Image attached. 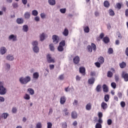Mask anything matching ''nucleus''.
<instances>
[{"label": "nucleus", "mask_w": 128, "mask_h": 128, "mask_svg": "<svg viewBox=\"0 0 128 128\" xmlns=\"http://www.w3.org/2000/svg\"><path fill=\"white\" fill-rule=\"evenodd\" d=\"M80 74H82L83 76L86 74V68L84 67H81L79 68Z\"/></svg>", "instance_id": "nucleus-10"}, {"label": "nucleus", "mask_w": 128, "mask_h": 128, "mask_svg": "<svg viewBox=\"0 0 128 128\" xmlns=\"http://www.w3.org/2000/svg\"><path fill=\"white\" fill-rule=\"evenodd\" d=\"M116 8H118V10H120L122 8V4L120 3H116Z\"/></svg>", "instance_id": "nucleus-38"}, {"label": "nucleus", "mask_w": 128, "mask_h": 128, "mask_svg": "<svg viewBox=\"0 0 128 128\" xmlns=\"http://www.w3.org/2000/svg\"><path fill=\"white\" fill-rule=\"evenodd\" d=\"M99 62H100L101 64H104V58L102 56H100L98 58Z\"/></svg>", "instance_id": "nucleus-33"}, {"label": "nucleus", "mask_w": 128, "mask_h": 128, "mask_svg": "<svg viewBox=\"0 0 128 128\" xmlns=\"http://www.w3.org/2000/svg\"><path fill=\"white\" fill-rule=\"evenodd\" d=\"M6 94V89L4 87V83L0 82V94L3 96Z\"/></svg>", "instance_id": "nucleus-4"}, {"label": "nucleus", "mask_w": 128, "mask_h": 128, "mask_svg": "<svg viewBox=\"0 0 128 128\" xmlns=\"http://www.w3.org/2000/svg\"><path fill=\"white\" fill-rule=\"evenodd\" d=\"M102 88L104 92H108V86L106 84H103Z\"/></svg>", "instance_id": "nucleus-17"}, {"label": "nucleus", "mask_w": 128, "mask_h": 128, "mask_svg": "<svg viewBox=\"0 0 128 128\" xmlns=\"http://www.w3.org/2000/svg\"><path fill=\"white\" fill-rule=\"evenodd\" d=\"M38 14V12L36 10H34L32 11V15L34 16H36Z\"/></svg>", "instance_id": "nucleus-34"}, {"label": "nucleus", "mask_w": 128, "mask_h": 128, "mask_svg": "<svg viewBox=\"0 0 128 128\" xmlns=\"http://www.w3.org/2000/svg\"><path fill=\"white\" fill-rule=\"evenodd\" d=\"M30 76H26L24 77H21L20 78L19 81L22 84H26L28 82H30Z\"/></svg>", "instance_id": "nucleus-1"}, {"label": "nucleus", "mask_w": 128, "mask_h": 128, "mask_svg": "<svg viewBox=\"0 0 128 128\" xmlns=\"http://www.w3.org/2000/svg\"><path fill=\"white\" fill-rule=\"evenodd\" d=\"M87 48L89 52H92V49L94 52H96V44L92 43L91 46L90 45H88L87 46Z\"/></svg>", "instance_id": "nucleus-2"}, {"label": "nucleus", "mask_w": 128, "mask_h": 128, "mask_svg": "<svg viewBox=\"0 0 128 128\" xmlns=\"http://www.w3.org/2000/svg\"><path fill=\"white\" fill-rule=\"evenodd\" d=\"M96 90L97 92H102V85L98 84L96 88Z\"/></svg>", "instance_id": "nucleus-19"}, {"label": "nucleus", "mask_w": 128, "mask_h": 128, "mask_svg": "<svg viewBox=\"0 0 128 128\" xmlns=\"http://www.w3.org/2000/svg\"><path fill=\"white\" fill-rule=\"evenodd\" d=\"M118 96L119 98H122V94L120 92H118Z\"/></svg>", "instance_id": "nucleus-58"}, {"label": "nucleus", "mask_w": 128, "mask_h": 128, "mask_svg": "<svg viewBox=\"0 0 128 128\" xmlns=\"http://www.w3.org/2000/svg\"><path fill=\"white\" fill-rule=\"evenodd\" d=\"M95 79L94 78H92L88 80L89 84H94Z\"/></svg>", "instance_id": "nucleus-18"}, {"label": "nucleus", "mask_w": 128, "mask_h": 128, "mask_svg": "<svg viewBox=\"0 0 128 128\" xmlns=\"http://www.w3.org/2000/svg\"><path fill=\"white\" fill-rule=\"evenodd\" d=\"M80 56H75L74 59H73V62L75 64H78V62H80Z\"/></svg>", "instance_id": "nucleus-8"}, {"label": "nucleus", "mask_w": 128, "mask_h": 128, "mask_svg": "<svg viewBox=\"0 0 128 128\" xmlns=\"http://www.w3.org/2000/svg\"><path fill=\"white\" fill-rule=\"evenodd\" d=\"M12 6L14 8H16L18 6V3H12Z\"/></svg>", "instance_id": "nucleus-54"}, {"label": "nucleus", "mask_w": 128, "mask_h": 128, "mask_svg": "<svg viewBox=\"0 0 128 128\" xmlns=\"http://www.w3.org/2000/svg\"><path fill=\"white\" fill-rule=\"evenodd\" d=\"M9 40H13V41L14 42L16 40V37L14 36V35L12 34L9 36Z\"/></svg>", "instance_id": "nucleus-28"}, {"label": "nucleus", "mask_w": 128, "mask_h": 128, "mask_svg": "<svg viewBox=\"0 0 128 128\" xmlns=\"http://www.w3.org/2000/svg\"><path fill=\"white\" fill-rule=\"evenodd\" d=\"M104 100L106 102H108V100H110V95L108 94L105 95L104 97Z\"/></svg>", "instance_id": "nucleus-35"}, {"label": "nucleus", "mask_w": 128, "mask_h": 128, "mask_svg": "<svg viewBox=\"0 0 128 128\" xmlns=\"http://www.w3.org/2000/svg\"><path fill=\"white\" fill-rule=\"evenodd\" d=\"M66 102V98L64 96H62L60 99V103L61 104H64V103Z\"/></svg>", "instance_id": "nucleus-9"}, {"label": "nucleus", "mask_w": 128, "mask_h": 128, "mask_svg": "<svg viewBox=\"0 0 128 128\" xmlns=\"http://www.w3.org/2000/svg\"><path fill=\"white\" fill-rule=\"evenodd\" d=\"M98 124H102V118H98Z\"/></svg>", "instance_id": "nucleus-64"}, {"label": "nucleus", "mask_w": 128, "mask_h": 128, "mask_svg": "<svg viewBox=\"0 0 128 128\" xmlns=\"http://www.w3.org/2000/svg\"><path fill=\"white\" fill-rule=\"evenodd\" d=\"M62 126L63 128H68V124H66V122H64L62 123Z\"/></svg>", "instance_id": "nucleus-49"}, {"label": "nucleus", "mask_w": 128, "mask_h": 128, "mask_svg": "<svg viewBox=\"0 0 128 128\" xmlns=\"http://www.w3.org/2000/svg\"><path fill=\"white\" fill-rule=\"evenodd\" d=\"M49 68L50 70H54V65L50 64L49 65Z\"/></svg>", "instance_id": "nucleus-56"}, {"label": "nucleus", "mask_w": 128, "mask_h": 128, "mask_svg": "<svg viewBox=\"0 0 128 128\" xmlns=\"http://www.w3.org/2000/svg\"><path fill=\"white\" fill-rule=\"evenodd\" d=\"M66 8H62L60 10V12L62 14H66Z\"/></svg>", "instance_id": "nucleus-53"}, {"label": "nucleus", "mask_w": 128, "mask_h": 128, "mask_svg": "<svg viewBox=\"0 0 128 128\" xmlns=\"http://www.w3.org/2000/svg\"><path fill=\"white\" fill-rule=\"evenodd\" d=\"M46 60L48 64H54L56 60L52 58V55L48 54L46 56Z\"/></svg>", "instance_id": "nucleus-5"}, {"label": "nucleus", "mask_w": 128, "mask_h": 128, "mask_svg": "<svg viewBox=\"0 0 128 128\" xmlns=\"http://www.w3.org/2000/svg\"><path fill=\"white\" fill-rule=\"evenodd\" d=\"M40 78V74L38 72H35L33 74V78L38 80Z\"/></svg>", "instance_id": "nucleus-12"}, {"label": "nucleus", "mask_w": 128, "mask_h": 128, "mask_svg": "<svg viewBox=\"0 0 128 128\" xmlns=\"http://www.w3.org/2000/svg\"><path fill=\"white\" fill-rule=\"evenodd\" d=\"M95 66H96L97 68H100V63L96 62H95Z\"/></svg>", "instance_id": "nucleus-57"}, {"label": "nucleus", "mask_w": 128, "mask_h": 128, "mask_svg": "<svg viewBox=\"0 0 128 128\" xmlns=\"http://www.w3.org/2000/svg\"><path fill=\"white\" fill-rule=\"evenodd\" d=\"M16 22L18 24H24V19L22 18H18L16 20Z\"/></svg>", "instance_id": "nucleus-16"}, {"label": "nucleus", "mask_w": 128, "mask_h": 128, "mask_svg": "<svg viewBox=\"0 0 128 128\" xmlns=\"http://www.w3.org/2000/svg\"><path fill=\"white\" fill-rule=\"evenodd\" d=\"M64 79V74H62L58 76V80H63Z\"/></svg>", "instance_id": "nucleus-42"}, {"label": "nucleus", "mask_w": 128, "mask_h": 128, "mask_svg": "<svg viewBox=\"0 0 128 128\" xmlns=\"http://www.w3.org/2000/svg\"><path fill=\"white\" fill-rule=\"evenodd\" d=\"M63 112H64L65 116H68V109L67 108L64 109Z\"/></svg>", "instance_id": "nucleus-55"}, {"label": "nucleus", "mask_w": 128, "mask_h": 128, "mask_svg": "<svg viewBox=\"0 0 128 128\" xmlns=\"http://www.w3.org/2000/svg\"><path fill=\"white\" fill-rule=\"evenodd\" d=\"M22 30H23L24 32H28V25H26V24L24 25Z\"/></svg>", "instance_id": "nucleus-21"}, {"label": "nucleus", "mask_w": 128, "mask_h": 128, "mask_svg": "<svg viewBox=\"0 0 128 128\" xmlns=\"http://www.w3.org/2000/svg\"><path fill=\"white\" fill-rule=\"evenodd\" d=\"M107 124L108 126H110L112 124V120L111 119H108L107 120Z\"/></svg>", "instance_id": "nucleus-44"}, {"label": "nucleus", "mask_w": 128, "mask_h": 128, "mask_svg": "<svg viewBox=\"0 0 128 128\" xmlns=\"http://www.w3.org/2000/svg\"><path fill=\"white\" fill-rule=\"evenodd\" d=\"M66 46V41L64 40H62L60 42L59 46L58 48V52H64V46Z\"/></svg>", "instance_id": "nucleus-3"}, {"label": "nucleus", "mask_w": 128, "mask_h": 128, "mask_svg": "<svg viewBox=\"0 0 128 128\" xmlns=\"http://www.w3.org/2000/svg\"><path fill=\"white\" fill-rule=\"evenodd\" d=\"M114 53V50H112V48H109L108 50V54H112Z\"/></svg>", "instance_id": "nucleus-41"}, {"label": "nucleus", "mask_w": 128, "mask_h": 128, "mask_svg": "<svg viewBox=\"0 0 128 128\" xmlns=\"http://www.w3.org/2000/svg\"><path fill=\"white\" fill-rule=\"evenodd\" d=\"M28 92H30V94H31V96L34 94V90H33V89L32 88H28Z\"/></svg>", "instance_id": "nucleus-25"}, {"label": "nucleus", "mask_w": 128, "mask_h": 128, "mask_svg": "<svg viewBox=\"0 0 128 128\" xmlns=\"http://www.w3.org/2000/svg\"><path fill=\"white\" fill-rule=\"evenodd\" d=\"M36 128H42V123L40 122H38L36 125Z\"/></svg>", "instance_id": "nucleus-48"}, {"label": "nucleus", "mask_w": 128, "mask_h": 128, "mask_svg": "<svg viewBox=\"0 0 128 128\" xmlns=\"http://www.w3.org/2000/svg\"><path fill=\"white\" fill-rule=\"evenodd\" d=\"M46 36H44V34L42 33L40 36V40L42 42L44 40V38Z\"/></svg>", "instance_id": "nucleus-39"}, {"label": "nucleus", "mask_w": 128, "mask_h": 128, "mask_svg": "<svg viewBox=\"0 0 128 128\" xmlns=\"http://www.w3.org/2000/svg\"><path fill=\"white\" fill-rule=\"evenodd\" d=\"M40 16L42 18H46V14L44 13H42L40 14Z\"/></svg>", "instance_id": "nucleus-62"}, {"label": "nucleus", "mask_w": 128, "mask_h": 128, "mask_svg": "<svg viewBox=\"0 0 128 128\" xmlns=\"http://www.w3.org/2000/svg\"><path fill=\"white\" fill-rule=\"evenodd\" d=\"M96 128H102V124L97 123L95 126Z\"/></svg>", "instance_id": "nucleus-50"}, {"label": "nucleus", "mask_w": 128, "mask_h": 128, "mask_svg": "<svg viewBox=\"0 0 128 128\" xmlns=\"http://www.w3.org/2000/svg\"><path fill=\"white\" fill-rule=\"evenodd\" d=\"M103 42L105 44H108V42H110V38H108V37H104L103 38Z\"/></svg>", "instance_id": "nucleus-22"}, {"label": "nucleus", "mask_w": 128, "mask_h": 128, "mask_svg": "<svg viewBox=\"0 0 128 128\" xmlns=\"http://www.w3.org/2000/svg\"><path fill=\"white\" fill-rule=\"evenodd\" d=\"M111 86H112V88H116V82H112L111 84Z\"/></svg>", "instance_id": "nucleus-47"}, {"label": "nucleus", "mask_w": 128, "mask_h": 128, "mask_svg": "<svg viewBox=\"0 0 128 128\" xmlns=\"http://www.w3.org/2000/svg\"><path fill=\"white\" fill-rule=\"evenodd\" d=\"M50 50L52 52H54V45L52 44H50Z\"/></svg>", "instance_id": "nucleus-43"}, {"label": "nucleus", "mask_w": 128, "mask_h": 128, "mask_svg": "<svg viewBox=\"0 0 128 128\" xmlns=\"http://www.w3.org/2000/svg\"><path fill=\"white\" fill-rule=\"evenodd\" d=\"M8 114L3 113L2 114V118H4V120H6V119L8 118Z\"/></svg>", "instance_id": "nucleus-32"}, {"label": "nucleus", "mask_w": 128, "mask_h": 128, "mask_svg": "<svg viewBox=\"0 0 128 128\" xmlns=\"http://www.w3.org/2000/svg\"><path fill=\"white\" fill-rule=\"evenodd\" d=\"M86 110H92V104L88 103L86 105Z\"/></svg>", "instance_id": "nucleus-20"}, {"label": "nucleus", "mask_w": 128, "mask_h": 128, "mask_svg": "<svg viewBox=\"0 0 128 128\" xmlns=\"http://www.w3.org/2000/svg\"><path fill=\"white\" fill-rule=\"evenodd\" d=\"M84 30L86 34H88L90 32V28L88 26H84Z\"/></svg>", "instance_id": "nucleus-23"}, {"label": "nucleus", "mask_w": 128, "mask_h": 128, "mask_svg": "<svg viewBox=\"0 0 128 128\" xmlns=\"http://www.w3.org/2000/svg\"><path fill=\"white\" fill-rule=\"evenodd\" d=\"M109 14L110 16H114V10H109Z\"/></svg>", "instance_id": "nucleus-37"}, {"label": "nucleus", "mask_w": 128, "mask_h": 128, "mask_svg": "<svg viewBox=\"0 0 128 128\" xmlns=\"http://www.w3.org/2000/svg\"><path fill=\"white\" fill-rule=\"evenodd\" d=\"M52 40H53V42L54 44H58L60 42V38L56 35H53Z\"/></svg>", "instance_id": "nucleus-6"}, {"label": "nucleus", "mask_w": 128, "mask_h": 128, "mask_svg": "<svg viewBox=\"0 0 128 128\" xmlns=\"http://www.w3.org/2000/svg\"><path fill=\"white\" fill-rule=\"evenodd\" d=\"M104 6H105V8H110V2L108 0L104 1Z\"/></svg>", "instance_id": "nucleus-26"}, {"label": "nucleus", "mask_w": 128, "mask_h": 128, "mask_svg": "<svg viewBox=\"0 0 128 128\" xmlns=\"http://www.w3.org/2000/svg\"><path fill=\"white\" fill-rule=\"evenodd\" d=\"M117 36L118 38H122V34H120V32H117Z\"/></svg>", "instance_id": "nucleus-61"}, {"label": "nucleus", "mask_w": 128, "mask_h": 128, "mask_svg": "<svg viewBox=\"0 0 128 128\" xmlns=\"http://www.w3.org/2000/svg\"><path fill=\"white\" fill-rule=\"evenodd\" d=\"M18 112V110L16 109V108L13 107L12 108V112L13 114H16Z\"/></svg>", "instance_id": "nucleus-46"}, {"label": "nucleus", "mask_w": 128, "mask_h": 128, "mask_svg": "<svg viewBox=\"0 0 128 128\" xmlns=\"http://www.w3.org/2000/svg\"><path fill=\"white\" fill-rule=\"evenodd\" d=\"M101 108H102V110H106L108 108V104L106 102H102L101 104Z\"/></svg>", "instance_id": "nucleus-11"}, {"label": "nucleus", "mask_w": 128, "mask_h": 128, "mask_svg": "<svg viewBox=\"0 0 128 128\" xmlns=\"http://www.w3.org/2000/svg\"><path fill=\"white\" fill-rule=\"evenodd\" d=\"M24 16L26 20H28L30 18V12H26L24 14Z\"/></svg>", "instance_id": "nucleus-13"}, {"label": "nucleus", "mask_w": 128, "mask_h": 128, "mask_svg": "<svg viewBox=\"0 0 128 128\" xmlns=\"http://www.w3.org/2000/svg\"><path fill=\"white\" fill-rule=\"evenodd\" d=\"M24 98L28 100L30 99V96L28 94H26L24 96Z\"/></svg>", "instance_id": "nucleus-40"}, {"label": "nucleus", "mask_w": 128, "mask_h": 128, "mask_svg": "<svg viewBox=\"0 0 128 128\" xmlns=\"http://www.w3.org/2000/svg\"><path fill=\"white\" fill-rule=\"evenodd\" d=\"M4 102V98L0 96V102Z\"/></svg>", "instance_id": "nucleus-63"}, {"label": "nucleus", "mask_w": 128, "mask_h": 128, "mask_svg": "<svg viewBox=\"0 0 128 128\" xmlns=\"http://www.w3.org/2000/svg\"><path fill=\"white\" fill-rule=\"evenodd\" d=\"M98 116L99 118H102V112H100L98 114Z\"/></svg>", "instance_id": "nucleus-60"}, {"label": "nucleus", "mask_w": 128, "mask_h": 128, "mask_svg": "<svg viewBox=\"0 0 128 128\" xmlns=\"http://www.w3.org/2000/svg\"><path fill=\"white\" fill-rule=\"evenodd\" d=\"M119 66L120 68H124L126 66V63L124 62H122L119 64Z\"/></svg>", "instance_id": "nucleus-15"}, {"label": "nucleus", "mask_w": 128, "mask_h": 128, "mask_svg": "<svg viewBox=\"0 0 128 128\" xmlns=\"http://www.w3.org/2000/svg\"><path fill=\"white\" fill-rule=\"evenodd\" d=\"M115 80L116 82H118V80H120V78H118V76L115 75Z\"/></svg>", "instance_id": "nucleus-59"}, {"label": "nucleus", "mask_w": 128, "mask_h": 128, "mask_svg": "<svg viewBox=\"0 0 128 128\" xmlns=\"http://www.w3.org/2000/svg\"><path fill=\"white\" fill-rule=\"evenodd\" d=\"M6 60H10V61L14 60V56L8 55L6 56Z\"/></svg>", "instance_id": "nucleus-30"}, {"label": "nucleus", "mask_w": 128, "mask_h": 128, "mask_svg": "<svg viewBox=\"0 0 128 128\" xmlns=\"http://www.w3.org/2000/svg\"><path fill=\"white\" fill-rule=\"evenodd\" d=\"M33 50H34V52L38 53V52H40V48L37 46H34Z\"/></svg>", "instance_id": "nucleus-29"}, {"label": "nucleus", "mask_w": 128, "mask_h": 128, "mask_svg": "<svg viewBox=\"0 0 128 128\" xmlns=\"http://www.w3.org/2000/svg\"><path fill=\"white\" fill-rule=\"evenodd\" d=\"M113 75H114V74H112V72L110 71H108L107 73V76L108 78H112Z\"/></svg>", "instance_id": "nucleus-36"}, {"label": "nucleus", "mask_w": 128, "mask_h": 128, "mask_svg": "<svg viewBox=\"0 0 128 128\" xmlns=\"http://www.w3.org/2000/svg\"><path fill=\"white\" fill-rule=\"evenodd\" d=\"M1 54H4L6 52V48L5 47H2L0 50Z\"/></svg>", "instance_id": "nucleus-14"}, {"label": "nucleus", "mask_w": 128, "mask_h": 128, "mask_svg": "<svg viewBox=\"0 0 128 128\" xmlns=\"http://www.w3.org/2000/svg\"><path fill=\"white\" fill-rule=\"evenodd\" d=\"M48 2L50 6H54L56 4V0H48Z\"/></svg>", "instance_id": "nucleus-31"}, {"label": "nucleus", "mask_w": 128, "mask_h": 128, "mask_svg": "<svg viewBox=\"0 0 128 128\" xmlns=\"http://www.w3.org/2000/svg\"><path fill=\"white\" fill-rule=\"evenodd\" d=\"M72 118H78V114H76V112H72Z\"/></svg>", "instance_id": "nucleus-24"}, {"label": "nucleus", "mask_w": 128, "mask_h": 128, "mask_svg": "<svg viewBox=\"0 0 128 128\" xmlns=\"http://www.w3.org/2000/svg\"><path fill=\"white\" fill-rule=\"evenodd\" d=\"M52 122H48L47 123V128H52Z\"/></svg>", "instance_id": "nucleus-45"}, {"label": "nucleus", "mask_w": 128, "mask_h": 128, "mask_svg": "<svg viewBox=\"0 0 128 128\" xmlns=\"http://www.w3.org/2000/svg\"><path fill=\"white\" fill-rule=\"evenodd\" d=\"M63 34L65 36H68V30L65 28L63 32Z\"/></svg>", "instance_id": "nucleus-27"}, {"label": "nucleus", "mask_w": 128, "mask_h": 128, "mask_svg": "<svg viewBox=\"0 0 128 128\" xmlns=\"http://www.w3.org/2000/svg\"><path fill=\"white\" fill-rule=\"evenodd\" d=\"M120 105L122 108H124L126 106V102L124 101L121 102Z\"/></svg>", "instance_id": "nucleus-51"}, {"label": "nucleus", "mask_w": 128, "mask_h": 128, "mask_svg": "<svg viewBox=\"0 0 128 128\" xmlns=\"http://www.w3.org/2000/svg\"><path fill=\"white\" fill-rule=\"evenodd\" d=\"M32 44L33 46H36L38 44V43L37 41H34L32 42Z\"/></svg>", "instance_id": "nucleus-52"}, {"label": "nucleus", "mask_w": 128, "mask_h": 128, "mask_svg": "<svg viewBox=\"0 0 128 128\" xmlns=\"http://www.w3.org/2000/svg\"><path fill=\"white\" fill-rule=\"evenodd\" d=\"M122 76L124 78L125 82H128V74L124 72H122Z\"/></svg>", "instance_id": "nucleus-7"}]
</instances>
